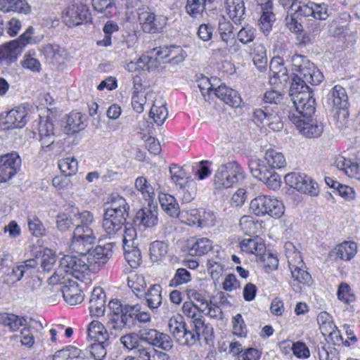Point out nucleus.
I'll use <instances>...</instances> for the list:
<instances>
[{"instance_id":"obj_1","label":"nucleus","mask_w":360,"mask_h":360,"mask_svg":"<svg viewBox=\"0 0 360 360\" xmlns=\"http://www.w3.org/2000/svg\"><path fill=\"white\" fill-rule=\"evenodd\" d=\"M294 77L289 89V95L295 113L309 118L315 112V98L307 83L318 85L323 79L322 72L306 56L295 54L291 58Z\"/></svg>"},{"instance_id":"obj_2","label":"nucleus","mask_w":360,"mask_h":360,"mask_svg":"<svg viewBox=\"0 0 360 360\" xmlns=\"http://www.w3.org/2000/svg\"><path fill=\"white\" fill-rule=\"evenodd\" d=\"M115 242L108 243L103 245H98L91 250L86 256L78 257L76 255H64L60 260L58 268L49 277L50 283H56L64 278L63 273L75 275L76 273H86L89 265H103L112 255V248Z\"/></svg>"},{"instance_id":"obj_3","label":"nucleus","mask_w":360,"mask_h":360,"mask_svg":"<svg viewBox=\"0 0 360 360\" xmlns=\"http://www.w3.org/2000/svg\"><path fill=\"white\" fill-rule=\"evenodd\" d=\"M129 210V205L126 200L118 195L112 196L110 202L105 205L102 227L106 238L116 239L122 236Z\"/></svg>"},{"instance_id":"obj_4","label":"nucleus","mask_w":360,"mask_h":360,"mask_svg":"<svg viewBox=\"0 0 360 360\" xmlns=\"http://www.w3.org/2000/svg\"><path fill=\"white\" fill-rule=\"evenodd\" d=\"M241 166L236 162L221 164L215 172L214 184L218 188H228L245 179Z\"/></svg>"},{"instance_id":"obj_5","label":"nucleus","mask_w":360,"mask_h":360,"mask_svg":"<svg viewBox=\"0 0 360 360\" xmlns=\"http://www.w3.org/2000/svg\"><path fill=\"white\" fill-rule=\"evenodd\" d=\"M250 209L257 216L270 217L279 219L284 214L285 207L283 202L270 195H258L252 199Z\"/></svg>"},{"instance_id":"obj_6","label":"nucleus","mask_w":360,"mask_h":360,"mask_svg":"<svg viewBox=\"0 0 360 360\" xmlns=\"http://www.w3.org/2000/svg\"><path fill=\"white\" fill-rule=\"evenodd\" d=\"M168 328L176 342L180 345L191 347L200 339L192 328H188L184 317L179 314L169 319Z\"/></svg>"},{"instance_id":"obj_7","label":"nucleus","mask_w":360,"mask_h":360,"mask_svg":"<svg viewBox=\"0 0 360 360\" xmlns=\"http://www.w3.org/2000/svg\"><path fill=\"white\" fill-rule=\"evenodd\" d=\"M328 99L333 107L338 110L335 113L337 127L340 129L347 127L349 121L347 119L348 112L347 110L348 96L345 89L340 85H335L328 95Z\"/></svg>"},{"instance_id":"obj_8","label":"nucleus","mask_w":360,"mask_h":360,"mask_svg":"<svg viewBox=\"0 0 360 360\" xmlns=\"http://www.w3.org/2000/svg\"><path fill=\"white\" fill-rule=\"evenodd\" d=\"M96 236L92 229L75 227L69 248L80 255L86 256L92 249Z\"/></svg>"},{"instance_id":"obj_9","label":"nucleus","mask_w":360,"mask_h":360,"mask_svg":"<svg viewBox=\"0 0 360 360\" xmlns=\"http://www.w3.org/2000/svg\"><path fill=\"white\" fill-rule=\"evenodd\" d=\"M259 159L252 160L249 168L253 176L262 181L269 188L276 191L281 186V177L272 169H267Z\"/></svg>"},{"instance_id":"obj_10","label":"nucleus","mask_w":360,"mask_h":360,"mask_svg":"<svg viewBox=\"0 0 360 360\" xmlns=\"http://www.w3.org/2000/svg\"><path fill=\"white\" fill-rule=\"evenodd\" d=\"M139 335L141 343L158 347L165 351H169L173 347V341L171 337L157 329L143 328L139 330Z\"/></svg>"},{"instance_id":"obj_11","label":"nucleus","mask_w":360,"mask_h":360,"mask_svg":"<svg viewBox=\"0 0 360 360\" xmlns=\"http://www.w3.org/2000/svg\"><path fill=\"white\" fill-rule=\"evenodd\" d=\"M285 183L299 192L316 196L319 193L318 184L305 174L291 172L284 177Z\"/></svg>"},{"instance_id":"obj_12","label":"nucleus","mask_w":360,"mask_h":360,"mask_svg":"<svg viewBox=\"0 0 360 360\" xmlns=\"http://www.w3.org/2000/svg\"><path fill=\"white\" fill-rule=\"evenodd\" d=\"M81 273H76L75 275L63 274L64 278L60 279L56 283H50L49 278L48 282L49 285H57L58 283H63L64 285L61 288V292L65 301L71 305H75L81 303L84 300V295L82 290L79 288L78 284L75 281H71L69 276H73L76 278H79Z\"/></svg>"},{"instance_id":"obj_13","label":"nucleus","mask_w":360,"mask_h":360,"mask_svg":"<svg viewBox=\"0 0 360 360\" xmlns=\"http://www.w3.org/2000/svg\"><path fill=\"white\" fill-rule=\"evenodd\" d=\"M139 22L144 32L159 33L167 25V18L149 10H142L139 13Z\"/></svg>"},{"instance_id":"obj_14","label":"nucleus","mask_w":360,"mask_h":360,"mask_svg":"<svg viewBox=\"0 0 360 360\" xmlns=\"http://www.w3.org/2000/svg\"><path fill=\"white\" fill-rule=\"evenodd\" d=\"M21 158L17 153L0 156V184L11 180L20 169Z\"/></svg>"},{"instance_id":"obj_15","label":"nucleus","mask_w":360,"mask_h":360,"mask_svg":"<svg viewBox=\"0 0 360 360\" xmlns=\"http://www.w3.org/2000/svg\"><path fill=\"white\" fill-rule=\"evenodd\" d=\"M88 7L82 3L69 6L63 13V20L68 27L77 26L88 22Z\"/></svg>"},{"instance_id":"obj_16","label":"nucleus","mask_w":360,"mask_h":360,"mask_svg":"<svg viewBox=\"0 0 360 360\" xmlns=\"http://www.w3.org/2000/svg\"><path fill=\"white\" fill-rule=\"evenodd\" d=\"M288 117L296 125L300 132L307 138L318 137L323 132L322 124L317 122L309 120V118L291 112L289 113Z\"/></svg>"},{"instance_id":"obj_17","label":"nucleus","mask_w":360,"mask_h":360,"mask_svg":"<svg viewBox=\"0 0 360 360\" xmlns=\"http://www.w3.org/2000/svg\"><path fill=\"white\" fill-rule=\"evenodd\" d=\"M139 311V304H130L129 303L125 304L123 313L117 321L112 320L115 329L113 334L117 335V333L120 332L124 328L129 330L133 329L136 326V316Z\"/></svg>"},{"instance_id":"obj_18","label":"nucleus","mask_w":360,"mask_h":360,"mask_svg":"<svg viewBox=\"0 0 360 360\" xmlns=\"http://www.w3.org/2000/svg\"><path fill=\"white\" fill-rule=\"evenodd\" d=\"M158 207L153 202H148V205L139 210L134 219V222L145 228H153L158 224Z\"/></svg>"},{"instance_id":"obj_19","label":"nucleus","mask_w":360,"mask_h":360,"mask_svg":"<svg viewBox=\"0 0 360 360\" xmlns=\"http://www.w3.org/2000/svg\"><path fill=\"white\" fill-rule=\"evenodd\" d=\"M150 58L155 56V60L160 63L161 60L168 58V61L174 63L181 62L185 58V53L179 46H160L151 51Z\"/></svg>"},{"instance_id":"obj_20","label":"nucleus","mask_w":360,"mask_h":360,"mask_svg":"<svg viewBox=\"0 0 360 360\" xmlns=\"http://www.w3.org/2000/svg\"><path fill=\"white\" fill-rule=\"evenodd\" d=\"M43 329L42 324L36 320L30 319L26 326H23L19 335H16L17 338H20V342L22 346L31 348L35 342V335Z\"/></svg>"},{"instance_id":"obj_21","label":"nucleus","mask_w":360,"mask_h":360,"mask_svg":"<svg viewBox=\"0 0 360 360\" xmlns=\"http://www.w3.org/2000/svg\"><path fill=\"white\" fill-rule=\"evenodd\" d=\"M105 294L102 288L95 287L91 292L89 300V311L91 316H103L105 310Z\"/></svg>"},{"instance_id":"obj_22","label":"nucleus","mask_w":360,"mask_h":360,"mask_svg":"<svg viewBox=\"0 0 360 360\" xmlns=\"http://www.w3.org/2000/svg\"><path fill=\"white\" fill-rule=\"evenodd\" d=\"M20 52L16 41H11L0 47V66L7 68L15 63Z\"/></svg>"},{"instance_id":"obj_23","label":"nucleus","mask_w":360,"mask_h":360,"mask_svg":"<svg viewBox=\"0 0 360 360\" xmlns=\"http://www.w3.org/2000/svg\"><path fill=\"white\" fill-rule=\"evenodd\" d=\"M334 166L344 171L349 177L360 180V163L339 155L335 158Z\"/></svg>"},{"instance_id":"obj_24","label":"nucleus","mask_w":360,"mask_h":360,"mask_svg":"<svg viewBox=\"0 0 360 360\" xmlns=\"http://www.w3.org/2000/svg\"><path fill=\"white\" fill-rule=\"evenodd\" d=\"M39 133L41 148L45 152L53 148L55 144L54 127L52 122L46 120L40 123Z\"/></svg>"},{"instance_id":"obj_25","label":"nucleus","mask_w":360,"mask_h":360,"mask_svg":"<svg viewBox=\"0 0 360 360\" xmlns=\"http://www.w3.org/2000/svg\"><path fill=\"white\" fill-rule=\"evenodd\" d=\"M214 94L220 100L232 107H239L242 102L238 91L224 84H221L215 88Z\"/></svg>"},{"instance_id":"obj_26","label":"nucleus","mask_w":360,"mask_h":360,"mask_svg":"<svg viewBox=\"0 0 360 360\" xmlns=\"http://www.w3.org/2000/svg\"><path fill=\"white\" fill-rule=\"evenodd\" d=\"M206 215H211L210 212H206L203 210L191 209L189 210H181L179 218L189 225L198 224V226H206L208 224Z\"/></svg>"},{"instance_id":"obj_27","label":"nucleus","mask_w":360,"mask_h":360,"mask_svg":"<svg viewBox=\"0 0 360 360\" xmlns=\"http://www.w3.org/2000/svg\"><path fill=\"white\" fill-rule=\"evenodd\" d=\"M27 109L20 105L10 110L6 117V124L8 128H22L27 123Z\"/></svg>"},{"instance_id":"obj_28","label":"nucleus","mask_w":360,"mask_h":360,"mask_svg":"<svg viewBox=\"0 0 360 360\" xmlns=\"http://www.w3.org/2000/svg\"><path fill=\"white\" fill-rule=\"evenodd\" d=\"M0 11L28 15L32 12V7L27 0H0Z\"/></svg>"},{"instance_id":"obj_29","label":"nucleus","mask_w":360,"mask_h":360,"mask_svg":"<svg viewBox=\"0 0 360 360\" xmlns=\"http://www.w3.org/2000/svg\"><path fill=\"white\" fill-rule=\"evenodd\" d=\"M189 254L202 256L208 253L213 248V243L206 237L192 238L188 241Z\"/></svg>"},{"instance_id":"obj_30","label":"nucleus","mask_w":360,"mask_h":360,"mask_svg":"<svg viewBox=\"0 0 360 360\" xmlns=\"http://www.w3.org/2000/svg\"><path fill=\"white\" fill-rule=\"evenodd\" d=\"M357 244L353 241H344L338 245L332 251L331 255L335 259L344 261H349L354 257L357 252Z\"/></svg>"},{"instance_id":"obj_31","label":"nucleus","mask_w":360,"mask_h":360,"mask_svg":"<svg viewBox=\"0 0 360 360\" xmlns=\"http://www.w3.org/2000/svg\"><path fill=\"white\" fill-rule=\"evenodd\" d=\"M226 10L229 18L236 24L244 18L245 7L243 0H225Z\"/></svg>"},{"instance_id":"obj_32","label":"nucleus","mask_w":360,"mask_h":360,"mask_svg":"<svg viewBox=\"0 0 360 360\" xmlns=\"http://www.w3.org/2000/svg\"><path fill=\"white\" fill-rule=\"evenodd\" d=\"M298 257L300 260L297 264H295L290 261L288 262L292 277L302 285H309L312 283V278L305 270V265L301 257L298 255Z\"/></svg>"},{"instance_id":"obj_33","label":"nucleus","mask_w":360,"mask_h":360,"mask_svg":"<svg viewBox=\"0 0 360 360\" xmlns=\"http://www.w3.org/2000/svg\"><path fill=\"white\" fill-rule=\"evenodd\" d=\"M158 199L163 211L172 217H179L181 210L176 198L167 193H161Z\"/></svg>"},{"instance_id":"obj_34","label":"nucleus","mask_w":360,"mask_h":360,"mask_svg":"<svg viewBox=\"0 0 360 360\" xmlns=\"http://www.w3.org/2000/svg\"><path fill=\"white\" fill-rule=\"evenodd\" d=\"M88 336L95 342L110 344L109 334L105 326L98 321H91L88 328Z\"/></svg>"},{"instance_id":"obj_35","label":"nucleus","mask_w":360,"mask_h":360,"mask_svg":"<svg viewBox=\"0 0 360 360\" xmlns=\"http://www.w3.org/2000/svg\"><path fill=\"white\" fill-rule=\"evenodd\" d=\"M241 251L260 257L266 250L264 243L259 238H245L240 242Z\"/></svg>"},{"instance_id":"obj_36","label":"nucleus","mask_w":360,"mask_h":360,"mask_svg":"<svg viewBox=\"0 0 360 360\" xmlns=\"http://www.w3.org/2000/svg\"><path fill=\"white\" fill-rule=\"evenodd\" d=\"M320 330L328 342H331L335 345H340L342 342V337L340 330L331 321H324L320 323Z\"/></svg>"},{"instance_id":"obj_37","label":"nucleus","mask_w":360,"mask_h":360,"mask_svg":"<svg viewBox=\"0 0 360 360\" xmlns=\"http://www.w3.org/2000/svg\"><path fill=\"white\" fill-rule=\"evenodd\" d=\"M125 307V304H124L120 300L113 299L111 300L108 303V308L110 309V313L108 314V321L106 323V326L108 329L110 330L112 335H113V330L115 327L113 326L112 320L117 321L120 319V317L122 316L124 308Z\"/></svg>"},{"instance_id":"obj_38","label":"nucleus","mask_w":360,"mask_h":360,"mask_svg":"<svg viewBox=\"0 0 360 360\" xmlns=\"http://www.w3.org/2000/svg\"><path fill=\"white\" fill-rule=\"evenodd\" d=\"M161 292L162 287L158 284L151 285L144 292L146 304L150 309H158L161 305L162 300Z\"/></svg>"},{"instance_id":"obj_39","label":"nucleus","mask_w":360,"mask_h":360,"mask_svg":"<svg viewBox=\"0 0 360 360\" xmlns=\"http://www.w3.org/2000/svg\"><path fill=\"white\" fill-rule=\"evenodd\" d=\"M0 324L8 327L11 331H15L20 326H26L27 320L14 314L4 312L0 313Z\"/></svg>"},{"instance_id":"obj_40","label":"nucleus","mask_w":360,"mask_h":360,"mask_svg":"<svg viewBox=\"0 0 360 360\" xmlns=\"http://www.w3.org/2000/svg\"><path fill=\"white\" fill-rule=\"evenodd\" d=\"M260 13L261 16L258 25L260 30L266 34L271 30L273 23L276 20L273 6L260 7Z\"/></svg>"},{"instance_id":"obj_41","label":"nucleus","mask_w":360,"mask_h":360,"mask_svg":"<svg viewBox=\"0 0 360 360\" xmlns=\"http://www.w3.org/2000/svg\"><path fill=\"white\" fill-rule=\"evenodd\" d=\"M169 244L162 240H155L150 243L149 256L153 262L162 261L167 255Z\"/></svg>"},{"instance_id":"obj_42","label":"nucleus","mask_w":360,"mask_h":360,"mask_svg":"<svg viewBox=\"0 0 360 360\" xmlns=\"http://www.w3.org/2000/svg\"><path fill=\"white\" fill-rule=\"evenodd\" d=\"M269 68L271 75L275 79L278 80L281 83L288 80V71L283 65L282 58L279 57L274 58L271 60Z\"/></svg>"},{"instance_id":"obj_43","label":"nucleus","mask_w":360,"mask_h":360,"mask_svg":"<svg viewBox=\"0 0 360 360\" xmlns=\"http://www.w3.org/2000/svg\"><path fill=\"white\" fill-rule=\"evenodd\" d=\"M83 116L80 112H71L68 117L65 130L66 134L77 133L84 129L85 124L82 120Z\"/></svg>"},{"instance_id":"obj_44","label":"nucleus","mask_w":360,"mask_h":360,"mask_svg":"<svg viewBox=\"0 0 360 360\" xmlns=\"http://www.w3.org/2000/svg\"><path fill=\"white\" fill-rule=\"evenodd\" d=\"M66 212L57 215L56 226L60 231H66L72 227H76V221L74 219V209L70 208Z\"/></svg>"},{"instance_id":"obj_45","label":"nucleus","mask_w":360,"mask_h":360,"mask_svg":"<svg viewBox=\"0 0 360 360\" xmlns=\"http://www.w3.org/2000/svg\"><path fill=\"white\" fill-rule=\"evenodd\" d=\"M252 61L258 70L262 71L267 65L265 47L262 44H255L250 50Z\"/></svg>"},{"instance_id":"obj_46","label":"nucleus","mask_w":360,"mask_h":360,"mask_svg":"<svg viewBox=\"0 0 360 360\" xmlns=\"http://www.w3.org/2000/svg\"><path fill=\"white\" fill-rule=\"evenodd\" d=\"M135 187L148 202H153L155 198V188L146 177L139 176L135 180Z\"/></svg>"},{"instance_id":"obj_47","label":"nucleus","mask_w":360,"mask_h":360,"mask_svg":"<svg viewBox=\"0 0 360 360\" xmlns=\"http://www.w3.org/2000/svg\"><path fill=\"white\" fill-rule=\"evenodd\" d=\"M168 115V111L165 107V103L154 102L150 110V116L153 117L154 122L158 124H162Z\"/></svg>"},{"instance_id":"obj_48","label":"nucleus","mask_w":360,"mask_h":360,"mask_svg":"<svg viewBox=\"0 0 360 360\" xmlns=\"http://www.w3.org/2000/svg\"><path fill=\"white\" fill-rule=\"evenodd\" d=\"M264 160L272 169L282 168L286 164L284 155L275 150H268L265 153Z\"/></svg>"},{"instance_id":"obj_49","label":"nucleus","mask_w":360,"mask_h":360,"mask_svg":"<svg viewBox=\"0 0 360 360\" xmlns=\"http://www.w3.org/2000/svg\"><path fill=\"white\" fill-rule=\"evenodd\" d=\"M123 249L124 250V258L129 265L131 268L138 267L141 261V255L139 249L134 245H130V248L125 246Z\"/></svg>"},{"instance_id":"obj_50","label":"nucleus","mask_w":360,"mask_h":360,"mask_svg":"<svg viewBox=\"0 0 360 360\" xmlns=\"http://www.w3.org/2000/svg\"><path fill=\"white\" fill-rule=\"evenodd\" d=\"M58 167L65 176L75 174L78 169V162L74 157L62 158L58 161Z\"/></svg>"},{"instance_id":"obj_51","label":"nucleus","mask_w":360,"mask_h":360,"mask_svg":"<svg viewBox=\"0 0 360 360\" xmlns=\"http://www.w3.org/2000/svg\"><path fill=\"white\" fill-rule=\"evenodd\" d=\"M127 285L133 292L139 297V293L144 291L146 283L142 275L134 274L128 277Z\"/></svg>"},{"instance_id":"obj_52","label":"nucleus","mask_w":360,"mask_h":360,"mask_svg":"<svg viewBox=\"0 0 360 360\" xmlns=\"http://www.w3.org/2000/svg\"><path fill=\"white\" fill-rule=\"evenodd\" d=\"M74 209L75 218L76 221V227L91 229L90 225L94 221V216L89 211L79 212L77 208Z\"/></svg>"},{"instance_id":"obj_53","label":"nucleus","mask_w":360,"mask_h":360,"mask_svg":"<svg viewBox=\"0 0 360 360\" xmlns=\"http://www.w3.org/2000/svg\"><path fill=\"white\" fill-rule=\"evenodd\" d=\"M152 92L146 93L143 91H136L131 97V105L133 109L138 113H141L144 110V105L146 103L147 97L152 94Z\"/></svg>"},{"instance_id":"obj_54","label":"nucleus","mask_w":360,"mask_h":360,"mask_svg":"<svg viewBox=\"0 0 360 360\" xmlns=\"http://www.w3.org/2000/svg\"><path fill=\"white\" fill-rule=\"evenodd\" d=\"M191 281V273L185 268L176 269L173 278L169 281V286L176 287Z\"/></svg>"},{"instance_id":"obj_55","label":"nucleus","mask_w":360,"mask_h":360,"mask_svg":"<svg viewBox=\"0 0 360 360\" xmlns=\"http://www.w3.org/2000/svg\"><path fill=\"white\" fill-rule=\"evenodd\" d=\"M169 173L171 179L176 186H179L180 188H184L187 184V179L183 169L174 165L169 167Z\"/></svg>"},{"instance_id":"obj_56","label":"nucleus","mask_w":360,"mask_h":360,"mask_svg":"<svg viewBox=\"0 0 360 360\" xmlns=\"http://www.w3.org/2000/svg\"><path fill=\"white\" fill-rule=\"evenodd\" d=\"M27 223L30 231L36 237H41L46 234V228L37 216H29Z\"/></svg>"},{"instance_id":"obj_57","label":"nucleus","mask_w":360,"mask_h":360,"mask_svg":"<svg viewBox=\"0 0 360 360\" xmlns=\"http://www.w3.org/2000/svg\"><path fill=\"white\" fill-rule=\"evenodd\" d=\"M191 328L193 331L199 335L200 338V335H211L213 332V328L210 326L209 324H206L205 322V319L202 315V317H199L198 319H194V321L191 322Z\"/></svg>"},{"instance_id":"obj_58","label":"nucleus","mask_w":360,"mask_h":360,"mask_svg":"<svg viewBox=\"0 0 360 360\" xmlns=\"http://www.w3.org/2000/svg\"><path fill=\"white\" fill-rule=\"evenodd\" d=\"M182 311L184 314L191 319V322L194 321V319L202 317L205 311V309L199 307L198 305L193 302H184L182 307Z\"/></svg>"},{"instance_id":"obj_59","label":"nucleus","mask_w":360,"mask_h":360,"mask_svg":"<svg viewBox=\"0 0 360 360\" xmlns=\"http://www.w3.org/2000/svg\"><path fill=\"white\" fill-rule=\"evenodd\" d=\"M120 343L129 350L139 347L140 345L139 335L138 333H129L120 338Z\"/></svg>"},{"instance_id":"obj_60","label":"nucleus","mask_w":360,"mask_h":360,"mask_svg":"<svg viewBox=\"0 0 360 360\" xmlns=\"http://www.w3.org/2000/svg\"><path fill=\"white\" fill-rule=\"evenodd\" d=\"M110 344H104L102 342H94L91 344L89 349H86V353L89 352L95 360H103L107 354L106 347Z\"/></svg>"},{"instance_id":"obj_61","label":"nucleus","mask_w":360,"mask_h":360,"mask_svg":"<svg viewBox=\"0 0 360 360\" xmlns=\"http://www.w3.org/2000/svg\"><path fill=\"white\" fill-rule=\"evenodd\" d=\"M186 9L191 16L198 18L202 16L205 10V6L200 0H187Z\"/></svg>"},{"instance_id":"obj_62","label":"nucleus","mask_w":360,"mask_h":360,"mask_svg":"<svg viewBox=\"0 0 360 360\" xmlns=\"http://www.w3.org/2000/svg\"><path fill=\"white\" fill-rule=\"evenodd\" d=\"M136 349L139 356L143 360H160L161 352H158L154 347H144L140 343Z\"/></svg>"},{"instance_id":"obj_63","label":"nucleus","mask_w":360,"mask_h":360,"mask_svg":"<svg viewBox=\"0 0 360 360\" xmlns=\"http://www.w3.org/2000/svg\"><path fill=\"white\" fill-rule=\"evenodd\" d=\"M44 56L49 59L60 62L63 50L57 44H47L43 49Z\"/></svg>"},{"instance_id":"obj_64","label":"nucleus","mask_w":360,"mask_h":360,"mask_svg":"<svg viewBox=\"0 0 360 360\" xmlns=\"http://www.w3.org/2000/svg\"><path fill=\"white\" fill-rule=\"evenodd\" d=\"M56 262V256L50 249L44 250L41 258V267L44 271H49Z\"/></svg>"}]
</instances>
